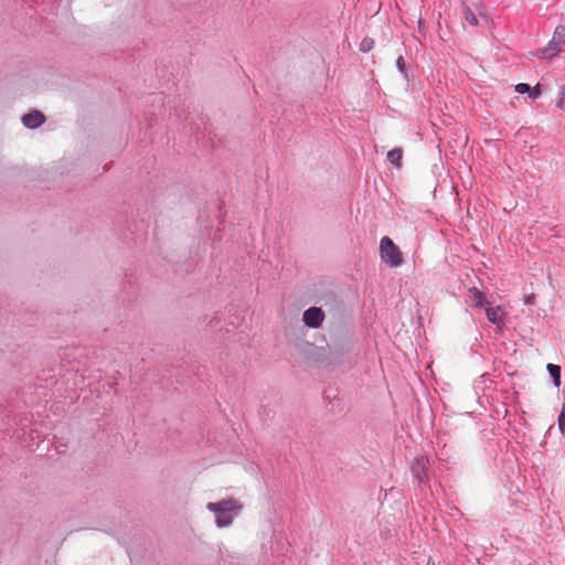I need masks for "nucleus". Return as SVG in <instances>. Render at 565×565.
<instances>
[{
	"instance_id": "14",
	"label": "nucleus",
	"mask_w": 565,
	"mask_h": 565,
	"mask_svg": "<svg viewBox=\"0 0 565 565\" xmlns=\"http://www.w3.org/2000/svg\"><path fill=\"white\" fill-rule=\"evenodd\" d=\"M562 96L559 97L557 102V106L562 109H565V87L561 92Z\"/></svg>"
},
{
	"instance_id": "3",
	"label": "nucleus",
	"mask_w": 565,
	"mask_h": 565,
	"mask_svg": "<svg viewBox=\"0 0 565 565\" xmlns=\"http://www.w3.org/2000/svg\"><path fill=\"white\" fill-rule=\"evenodd\" d=\"M562 51H565V26L558 25L554 31L553 39L550 41L548 45L542 50L540 56L551 58Z\"/></svg>"
},
{
	"instance_id": "18",
	"label": "nucleus",
	"mask_w": 565,
	"mask_h": 565,
	"mask_svg": "<svg viewBox=\"0 0 565 565\" xmlns=\"http://www.w3.org/2000/svg\"><path fill=\"white\" fill-rule=\"evenodd\" d=\"M426 565H436V564L431 558H429Z\"/></svg>"
},
{
	"instance_id": "16",
	"label": "nucleus",
	"mask_w": 565,
	"mask_h": 565,
	"mask_svg": "<svg viewBox=\"0 0 565 565\" xmlns=\"http://www.w3.org/2000/svg\"><path fill=\"white\" fill-rule=\"evenodd\" d=\"M533 300H534V296L533 295H530V296H526L525 299H524V302L526 305H531L533 303Z\"/></svg>"
},
{
	"instance_id": "13",
	"label": "nucleus",
	"mask_w": 565,
	"mask_h": 565,
	"mask_svg": "<svg viewBox=\"0 0 565 565\" xmlns=\"http://www.w3.org/2000/svg\"><path fill=\"white\" fill-rule=\"evenodd\" d=\"M530 97L535 99L541 95V87L540 84L535 85L533 88H531L529 93Z\"/></svg>"
},
{
	"instance_id": "1",
	"label": "nucleus",
	"mask_w": 565,
	"mask_h": 565,
	"mask_svg": "<svg viewBox=\"0 0 565 565\" xmlns=\"http://www.w3.org/2000/svg\"><path fill=\"white\" fill-rule=\"evenodd\" d=\"M207 510L215 513V523L218 527H226L233 523L232 513H237L243 509V504L236 499H226L220 502H210Z\"/></svg>"
},
{
	"instance_id": "2",
	"label": "nucleus",
	"mask_w": 565,
	"mask_h": 565,
	"mask_svg": "<svg viewBox=\"0 0 565 565\" xmlns=\"http://www.w3.org/2000/svg\"><path fill=\"white\" fill-rule=\"evenodd\" d=\"M380 256L390 267H398L404 262L401 249L388 236L382 237L380 242Z\"/></svg>"
},
{
	"instance_id": "12",
	"label": "nucleus",
	"mask_w": 565,
	"mask_h": 565,
	"mask_svg": "<svg viewBox=\"0 0 565 565\" xmlns=\"http://www.w3.org/2000/svg\"><path fill=\"white\" fill-rule=\"evenodd\" d=\"M515 90L520 94L530 93L531 87L525 83H520L515 86Z\"/></svg>"
},
{
	"instance_id": "9",
	"label": "nucleus",
	"mask_w": 565,
	"mask_h": 565,
	"mask_svg": "<svg viewBox=\"0 0 565 565\" xmlns=\"http://www.w3.org/2000/svg\"><path fill=\"white\" fill-rule=\"evenodd\" d=\"M547 370L553 377L555 386H559L561 384V367L555 364H547Z\"/></svg>"
},
{
	"instance_id": "6",
	"label": "nucleus",
	"mask_w": 565,
	"mask_h": 565,
	"mask_svg": "<svg viewBox=\"0 0 565 565\" xmlns=\"http://www.w3.org/2000/svg\"><path fill=\"white\" fill-rule=\"evenodd\" d=\"M44 121L45 116L39 110H33L22 117L23 125L31 129L40 127Z\"/></svg>"
},
{
	"instance_id": "10",
	"label": "nucleus",
	"mask_w": 565,
	"mask_h": 565,
	"mask_svg": "<svg viewBox=\"0 0 565 565\" xmlns=\"http://www.w3.org/2000/svg\"><path fill=\"white\" fill-rule=\"evenodd\" d=\"M462 14L465 17V20L472 26H476L478 24V19L476 14L472 12V10L465 6L462 9Z\"/></svg>"
},
{
	"instance_id": "7",
	"label": "nucleus",
	"mask_w": 565,
	"mask_h": 565,
	"mask_svg": "<svg viewBox=\"0 0 565 565\" xmlns=\"http://www.w3.org/2000/svg\"><path fill=\"white\" fill-rule=\"evenodd\" d=\"M469 300L470 302L478 308H486L490 301L484 298V295L476 287L469 289Z\"/></svg>"
},
{
	"instance_id": "11",
	"label": "nucleus",
	"mask_w": 565,
	"mask_h": 565,
	"mask_svg": "<svg viewBox=\"0 0 565 565\" xmlns=\"http://www.w3.org/2000/svg\"><path fill=\"white\" fill-rule=\"evenodd\" d=\"M373 45H374V41L373 39H370V38H365L362 40L361 44H360V50L362 52H369L373 49Z\"/></svg>"
},
{
	"instance_id": "4",
	"label": "nucleus",
	"mask_w": 565,
	"mask_h": 565,
	"mask_svg": "<svg viewBox=\"0 0 565 565\" xmlns=\"http://www.w3.org/2000/svg\"><path fill=\"white\" fill-rule=\"evenodd\" d=\"M486 316L487 319L497 326L499 330H502V327L504 324L507 312L503 307L501 306H492L491 302L486 306Z\"/></svg>"
},
{
	"instance_id": "15",
	"label": "nucleus",
	"mask_w": 565,
	"mask_h": 565,
	"mask_svg": "<svg viewBox=\"0 0 565 565\" xmlns=\"http://www.w3.org/2000/svg\"><path fill=\"white\" fill-rule=\"evenodd\" d=\"M564 424H565V414H564V412H562L561 415L558 416V426L562 430H563Z\"/></svg>"
},
{
	"instance_id": "17",
	"label": "nucleus",
	"mask_w": 565,
	"mask_h": 565,
	"mask_svg": "<svg viewBox=\"0 0 565 565\" xmlns=\"http://www.w3.org/2000/svg\"><path fill=\"white\" fill-rule=\"evenodd\" d=\"M397 65H398L399 70H403V67L405 65V62H404V58L402 56H399L397 58Z\"/></svg>"
},
{
	"instance_id": "8",
	"label": "nucleus",
	"mask_w": 565,
	"mask_h": 565,
	"mask_svg": "<svg viewBox=\"0 0 565 565\" xmlns=\"http://www.w3.org/2000/svg\"><path fill=\"white\" fill-rule=\"evenodd\" d=\"M403 150L401 148H394L388 151L387 159L395 167L399 168L402 164Z\"/></svg>"
},
{
	"instance_id": "5",
	"label": "nucleus",
	"mask_w": 565,
	"mask_h": 565,
	"mask_svg": "<svg viewBox=\"0 0 565 565\" xmlns=\"http://www.w3.org/2000/svg\"><path fill=\"white\" fill-rule=\"evenodd\" d=\"M324 320V312L321 308L311 307L303 312V322L309 328H318Z\"/></svg>"
}]
</instances>
